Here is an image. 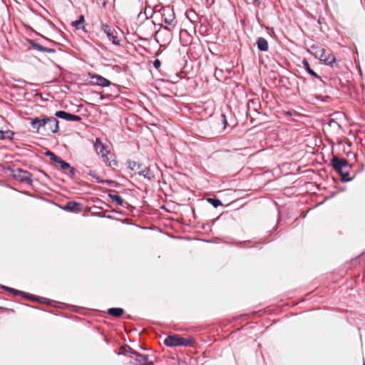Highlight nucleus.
I'll use <instances>...</instances> for the list:
<instances>
[{
    "label": "nucleus",
    "mask_w": 365,
    "mask_h": 365,
    "mask_svg": "<svg viewBox=\"0 0 365 365\" xmlns=\"http://www.w3.org/2000/svg\"><path fill=\"white\" fill-rule=\"evenodd\" d=\"M93 146L96 153L101 155L102 160L107 166L113 168L118 165L117 160L113 158L114 155L100 138H96Z\"/></svg>",
    "instance_id": "1"
},
{
    "label": "nucleus",
    "mask_w": 365,
    "mask_h": 365,
    "mask_svg": "<svg viewBox=\"0 0 365 365\" xmlns=\"http://www.w3.org/2000/svg\"><path fill=\"white\" fill-rule=\"evenodd\" d=\"M311 48L314 51L313 55L324 64L331 67H338L336 58L331 51H328L324 48L319 47L317 45H312Z\"/></svg>",
    "instance_id": "2"
},
{
    "label": "nucleus",
    "mask_w": 365,
    "mask_h": 365,
    "mask_svg": "<svg viewBox=\"0 0 365 365\" xmlns=\"http://www.w3.org/2000/svg\"><path fill=\"white\" fill-rule=\"evenodd\" d=\"M331 165L334 170L338 172L343 181H349L352 179L347 171L349 163L346 159L334 157L331 160Z\"/></svg>",
    "instance_id": "3"
},
{
    "label": "nucleus",
    "mask_w": 365,
    "mask_h": 365,
    "mask_svg": "<svg viewBox=\"0 0 365 365\" xmlns=\"http://www.w3.org/2000/svg\"><path fill=\"white\" fill-rule=\"evenodd\" d=\"M164 344L168 346H192L195 344V341L192 338L190 337L183 338L178 335L173 334L167 336L164 340Z\"/></svg>",
    "instance_id": "4"
},
{
    "label": "nucleus",
    "mask_w": 365,
    "mask_h": 365,
    "mask_svg": "<svg viewBox=\"0 0 365 365\" xmlns=\"http://www.w3.org/2000/svg\"><path fill=\"white\" fill-rule=\"evenodd\" d=\"M161 16L162 19L165 24L170 26H175V17L173 9H170L169 7L164 8L163 9Z\"/></svg>",
    "instance_id": "5"
},
{
    "label": "nucleus",
    "mask_w": 365,
    "mask_h": 365,
    "mask_svg": "<svg viewBox=\"0 0 365 365\" xmlns=\"http://www.w3.org/2000/svg\"><path fill=\"white\" fill-rule=\"evenodd\" d=\"M45 128L44 130L52 133L58 131V120L53 117H45Z\"/></svg>",
    "instance_id": "6"
},
{
    "label": "nucleus",
    "mask_w": 365,
    "mask_h": 365,
    "mask_svg": "<svg viewBox=\"0 0 365 365\" xmlns=\"http://www.w3.org/2000/svg\"><path fill=\"white\" fill-rule=\"evenodd\" d=\"M101 29L106 34L108 38L111 41L114 45H120V40L109 25L102 23Z\"/></svg>",
    "instance_id": "7"
},
{
    "label": "nucleus",
    "mask_w": 365,
    "mask_h": 365,
    "mask_svg": "<svg viewBox=\"0 0 365 365\" xmlns=\"http://www.w3.org/2000/svg\"><path fill=\"white\" fill-rule=\"evenodd\" d=\"M14 177L23 182H26L28 184H31L32 180L31 179V175L30 173L26 170H23L21 169H18L14 173Z\"/></svg>",
    "instance_id": "8"
},
{
    "label": "nucleus",
    "mask_w": 365,
    "mask_h": 365,
    "mask_svg": "<svg viewBox=\"0 0 365 365\" xmlns=\"http://www.w3.org/2000/svg\"><path fill=\"white\" fill-rule=\"evenodd\" d=\"M55 115L58 118L64 119L68 121L78 122L81 120V118L79 115L68 113L63 110L56 111Z\"/></svg>",
    "instance_id": "9"
},
{
    "label": "nucleus",
    "mask_w": 365,
    "mask_h": 365,
    "mask_svg": "<svg viewBox=\"0 0 365 365\" xmlns=\"http://www.w3.org/2000/svg\"><path fill=\"white\" fill-rule=\"evenodd\" d=\"M91 78L92 79V83L94 85L100 86L101 87H107L111 84L109 80L98 74H93Z\"/></svg>",
    "instance_id": "10"
},
{
    "label": "nucleus",
    "mask_w": 365,
    "mask_h": 365,
    "mask_svg": "<svg viewBox=\"0 0 365 365\" xmlns=\"http://www.w3.org/2000/svg\"><path fill=\"white\" fill-rule=\"evenodd\" d=\"M135 355V365H153L149 360L148 355L140 354L137 352L133 353Z\"/></svg>",
    "instance_id": "11"
},
{
    "label": "nucleus",
    "mask_w": 365,
    "mask_h": 365,
    "mask_svg": "<svg viewBox=\"0 0 365 365\" xmlns=\"http://www.w3.org/2000/svg\"><path fill=\"white\" fill-rule=\"evenodd\" d=\"M30 120L32 128L36 130L37 133H39L41 128H45V117L43 118H31Z\"/></svg>",
    "instance_id": "12"
},
{
    "label": "nucleus",
    "mask_w": 365,
    "mask_h": 365,
    "mask_svg": "<svg viewBox=\"0 0 365 365\" xmlns=\"http://www.w3.org/2000/svg\"><path fill=\"white\" fill-rule=\"evenodd\" d=\"M28 43L32 46L33 48L38 50L41 52H46L49 53H53L56 52L54 48H46L41 44L36 43L34 40H28Z\"/></svg>",
    "instance_id": "13"
},
{
    "label": "nucleus",
    "mask_w": 365,
    "mask_h": 365,
    "mask_svg": "<svg viewBox=\"0 0 365 365\" xmlns=\"http://www.w3.org/2000/svg\"><path fill=\"white\" fill-rule=\"evenodd\" d=\"M56 163H58L60 165L61 169L63 170L64 172H66V170H68V174L71 175H73L76 173V169L70 165L69 163H66L61 158H60Z\"/></svg>",
    "instance_id": "14"
},
{
    "label": "nucleus",
    "mask_w": 365,
    "mask_h": 365,
    "mask_svg": "<svg viewBox=\"0 0 365 365\" xmlns=\"http://www.w3.org/2000/svg\"><path fill=\"white\" fill-rule=\"evenodd\" d=\"M108 197L111 200L112 202L115 203L117 205L123 206L125 202L121 198L120 195H118L115 191H110L108 194Z\"/></svg>",
    "instance_id": "15"
},
{
    "label": "nucleus",
    "mask_w": 365,
    "mask_h": 365,
    "mask_svg": "<svg viewBox=\"0 0 365 365\" xmlns=\"http://www.w3.org/2000/svg\"><path fill=\"white\" fill-rule=\"evenodd\" d=\"M302 65L304 68L313 77L319 79V81L323 82V80L320 76H319L316 72H314L310 67V65L308 61L306 58H304L302 61Z\"/></svg>",
    "instance_id": "16"
},
{
    "label": "nucleus",
    "mask_w": 365,
    "mask_h": 365,
    "mask_svg": "<svg viewBox=\"0 0 365 365\" xmlns=\"http://www.w3.org/2000/svg\"><path fill=\"white\" fill-rule=\"evenodd\" d=\"M247 108L249 110H252L255 112H257L260 108L259 100L258 98H252L249 100L247 103Z\"/></svg>",
    "instance_id": "17"
},
{
    "label": "nucleus",
    "mask_w": 365,
    "mask_h": 365,
    "mask_svg": "<svg viewBox=\"0 0 365 365\" xmlns=\"http://www.w3.org/2000/svg\"><path fill=\"white\" fill-rule=\"evenodd\" d=\"M257 48L261 51H267L269 48L267 41L263 37H259L257 40Z\"/></svg>",
    "instance_id": "18"
},
{
    "label": "nucleus",
    "mask_w": 365,
    "mask_h": 365,
    "mask_svg": "<svg viewBox=\"0 0 365 365\" xmlns=\"http://www.w3.org/2000/svg\"><path fill=\"white\" fill-rule=\"evenodd\" d=\"M138 174L148 180H153L155 178L153 173L148 168H140Z\"/></svg>",
    "instance_id": "19"
},
{
    "label": "nucleus",
    "mask_w": 365,
    "mask_h": 365,
    "mask_svg": "<svg viewBox=\"0 0 365 365\" xmlns=\"http://www.w3.org/2000/svg\"><path fill=\"white\" fill-rule=\"evenodd\" d=\"M85 22V18L83 15H81L79 16V19L77 21H73L72 25L76 29H84Z\"/></svg>",
    "instance_id": "20"
},
{
    "label": "nucleus",
    "mask_w": 365,
    "mask_h": 365,
    "mask_svg": "<svg viewBox=\"0 0 365 365\" xmlns=\"http://www.w3.org/2000/svg\"><path fill=\"white\" fill-rule=\"evenodd\" d=\"M124 311L122 308H110L108 310V313L115 317H119L123 315Z\"/></svg>",
    "instance_id": "21"
},
{
    "label": "nucleus",
    "mask_w": 365,
    "mask_h": 365,
    "mask_svg": "<svg viewBox=\"0 0 365 365\" xmlns=\"http://www.w3.org/2000/svg\"><path fill=\"white\" fill-rule=\"evenodd\" d=\"M79 204L76 202H68L66 206V209L71 210V211H75L76 210H78Z\"/></svg>",
    "instance_id": "22"
},
{
    "label": "nucleus",
    "mask_w": 365,
    "mask_h": 365,
    "mask_svg": "<svg viewBox=\"0 0 365 365\" xmlns=\"http://www.w3.org/2000/svg\"><path fill=\"white\" fill-rule=\"evenodd\" d=\"M13 136V133L10 130L3 131L0 130V139L4 140L6 138L11 139Z\"/></svg>",
    "instance_id": "23"
},
{
    "label": "nucleus",
    "mask_w": 365,
    "mask_h": 365,
    "mask_svg": "<svg viewBox=\"0 0 365 365\" xmlns=\"http://www.w3.org/2000/svg\"><path fill=\"white\" fill-rule=\"evenodd\" d=\"M1 287L4 289H5V290H6V291H8L9 292H11L14 295H22V294H24L23 292L19 291V290H16L15 289L11 288V287H6V286H1Z\"/></svg>",
    "instance_id": "24"
},
{
    "label": "nucleus",
    "mask_w": 365,
    "mask_h": 365,
    "mask_svg": "<svg viewBox=\"0 0 365 365\" xmlns=\"http://www.w3.org/2000/svg\"><path fill=\"white\" fill-rule=\"evenodd\" d=\"M46 155L48 156L50 158V160L56 163L61 158L56 155L53 153L51 152V151H47L46 152Z\"/></svg>",
    "instance_id": "25"
},
{
    "label": "nucleus",
    "mask_w": 365,
    "mask_h": 365,
    "mask_svg": "<svg viewBox=\"0 0 365 365\" xmlns=\"http://www.w3.org/2000/svg\"><path fill=\"white\" fill-rule=\"evenodd\" d=\"M129 167L133 170H140L142 165L135 161H133V162H129Z\"/></svg>",
    "instance_id": "26"
},
{
    "label": "nucleus",
    "mask_w": 365,
    "mask_h": 365,
    "mask_svg": "<svg viewBox=\"0 0 365 365\" xmlns=\"http://www.w3.org/2000/svg\"><path fill=\"white\" fill-rule=\"evenodd\" d=\"M215 207H217L220 205H221V202L217 199L208 198L207 200Z\"/></svg>",
    "instance_id": "27"
},
{
    "label": "nucleus",
    "mask_w": 365,
    "mask_h": 365,
    "mask_svg": "<svg viewBox=\"0 0 365 365\" xmlns=\"http://www.w3.org/2000/svg\"><path fill=\"white\" fill-rule=\"evenodd\" d=\"M98 182H102V183H107L108 185H112L114 182L112 180H100L99 178H98Z\"/></svg>",
    "instance_id": "28"
},
{
    "label": "nucleus",
    "mask_w": 365,
    "mask_h": 365,
    "mask_svg": "<svg viewBox=\"0 0 365 365\" xmlns=\"http://www.w3.org/2000/svg\"><path fill=\"white\" fill-rule=\"evenodd\" d=\"M221 118H222V122H223V124L225 125V128L226 127L227 125V119H226V116L225 114H222L221 115Z\"/></svg>",
    "instance_id": "29"
},
{
    "label": "nucleus",
    "mask_w": 365,
    "mask_h": 365,
    "mask_svg": "<svg viewBox=\"0 0 365 365\" xmlns=\"http://www.w3.org/2000/svg\"><path fill=\"white\" fill-rule=\"evenodd\" d=\"M153 65H154V66H155V68H158V67H160V61L158 59H157V60H155V61H154Z\"/></svg>",
    "instance_id": "30"
},
{
    "label": "nucleus",
    "mask_w": 365,
    "mask_h": 365,
    "mask_svg": "<svg viewBox=\"0 0 365 365\" xmlns=\"http://www.w3.org/2000/svg\"><path fill=\"white\" fill-rule=\"evenodd\" d=\"M165 29H168V30H170V29L168 28V26H165Z\"/></svg>",
    "instance_id": "31"
},
{
    "label": "nucleus",
    "mask_w": 365,
    "mask_h": 365,
    "mask_svg": "<svg viewBox=\"0 0 365 365\" xmlns=\"http://www.w3.org/2000/svg\"><path fill=\"white\" fill-rule=\"evenodd\" d=\"M259 0H254V1H258Z\"/></svg>",
    "instance_id": "32"
}]
</instances>
